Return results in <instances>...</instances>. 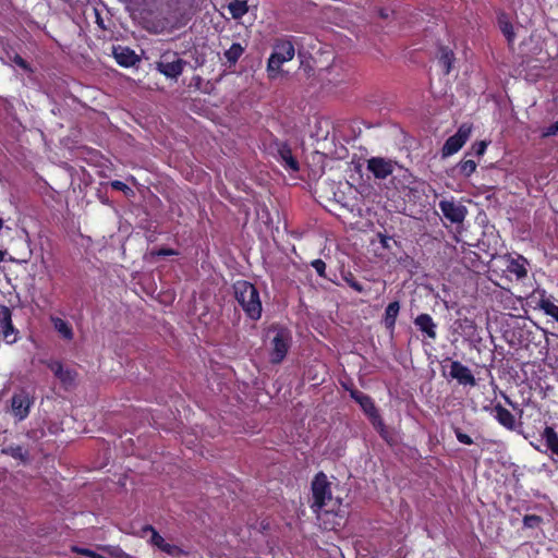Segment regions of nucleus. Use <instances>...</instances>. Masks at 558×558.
<instances>
[{"instance_id":"nucleus-1","label":"nucleus","mask_w":558,"mask_h":558,"mask_svg":"<svg viewBox=\"0 0 558 558\" xmlns=\"http://www.w3.org/2000/svg\"><path fill=\"white\" fill-rule=\"evenodd\" d=\"M131 9L149 33L160 34L168 25L165 0H131Z\"/></svg>"},{"instance_id":"nucleus-2","label":"nucleus","mask_w":558,"mask_h":558,"mask_svg":"<svg viewBox=\"0 0 558 558\" xmlns=\"http://www.w3.org/2000/svg\"><path fill=\"white\" fill-rule=\"evenodd\" d=\"M234 294L242 310L253 320H257L262 316V301L259 291L252 281H235Z\"/></svg>"},{"instance_id":"nucleus-3","label":"nucleus","mask_w":558,"mask_h":558,"mask_svg":"<svg viewBox=\"0 0 558 558\" xmlns=\"http://www.w3.org/2000/svg\"><path fill=\"white\" fill-rule=\"evenodd\" d=\"M270 331H274L275 336L270 341L269 361L271 364H280L291 348L292 335L288 328L282 326H271Z\"/></svg>"},{"instance_id":"nucleus-4","label":"nucleus","mask_w":558,"mask_h":558,"mask_svg":"<svg viewBox=\"0 0 558 558\" xmlns=\"http://www.w3.org/2000/svg\"><path fill=\"white\" fill-rule=\"evenodd\" d=\"M295 53L294 46L290 40H280L271 52L267 62V74L270 80L276 78L280 73V68L284 62L293 59Z\"/></svg>"},{"instance_id":"nucleus-5","label":"nucleus","mask_w":558,"mask_h":558,"mask_svg":"<svg viewBox=\"0 0 558 558\" xmlns=\"http://www.w3.org/2000/svg\"><path fill=\"white\" fill-rule=\"evenodd\" d=\"M311 490L313 496V502L311 508L314 511L320 510L327 507L332 500L331 483L328 481L327 475L319 471L311 483Z\"/></svg>"},{"instance_id":"nucleus-6","label":"nucleus","mask_w":558,"mask_h":558,"mask_svg":"<svg viewBox=\"0 0 558 558\" xmlns=\"http://www.w3.org/2000/svg\"><path fill=\"white\" fill-rule=\"evenodd\" d=\"M187 62L181 59L175 51H165L158 61L155 62V69L167 78L177 80L184 71Z\"/></svg>"},{"instance_id":"nucleus-7","label":"nucleus","mask_w":558,"mask_h":558,"mask_svg":"<svg viewBox=\"0 0 558 558\" xmlns=\"http://www.w3.org/2000/svg\"><path fill=\"white\" fill-rule=\"evenodd\" d=\"M495 264L499 267L504 272H507L506 277L509 278V275L517 276V279H521L526 277L527 275V265L529 262L525 257L520 254H505L495 258Z\"/></svg>"},{"instance_id":"nucleus-8","label":"nucleus","mask_w":558,"mask_h":558,"mask_svg":"<svg viewBox=\"0 0 558 558\" xmlns=\"http://www.w3.org/2000/svg\"><path fill=\"white\" fill-rule=\"evenodd\" d=\"M0 337L7 344H14L20 339V331L12 322L10 307L0 304Z\"/></svg>"},{"instance_id":"nucleus-9","label":"nucleus","mask_w":558,"mask_h":558,"mask_svg":"<svg viewBox=\"0 0 558 558\" xmlns=\"http://www.w3.org/2000/svg\"><path fill=\"white\" fill-rule=\"evenodd\" d=\"M472 126L463 123L459 126L458 131L449 136L442 146V156H451L458 153L466 143L471 135Z\"/></svg>"},{"instance_id":"nucleus-10","label":"nucleus","mask_w":558,"mask_h":558,"mask_svg":"<svg viewBox=\"0 0 558 558\" xmlns=\"http://www.w3.org/2000/svg\"><path fill=\"white\" fill-rule=\"evenodd\" d=\"M33 403L34 399L29 396V393L26 390L21 389L14 392L11 398V412L13 416L17 421L25 420L31 412Z\"/></svg>"},{"instance_id":"nucleus-11","label":"nucleus","mask_w":558,"mask_h":558,"mask_svg":"<svg viewBox=\"0 0 558 558\" xmlns=\"http://www.w3.org/2000/svg\"><path fill=\"white\" fill-rule=\"evenodd\" d=\"M442 216L451 223H461L466 217L468 209L454 199H441L438 204Z\"/></svg>"},{"instance_id":"nucleus-12","label":"nucleus","mask_w":558,"mask_h":558,"mask_svg":"<svg viewBox=\"0 0 558 558\" xmlns=\"http://www.w3.org/2000/svg\"><path fill=\"white\" fill-rule=\"evenodd\" d=\"M449 377L456 379L459 385L464 387H474L477 384L471 369L460 361L450 362Z\"/></svg>"},{"instance_id":"nucleus-13","label":"nucleus","mask_w":558,"mask_h":558,"mask_svg":"<svg viewBox=\"0 0 558 558\" xmlns=\"http://www.w3.org/2000/svg\"><path fill=\"white\" fill-rule=\"evenodd\" d=\"M111 53L116 62L123 68L134 66L141 61L136 52L128 46L113 45Z\"/></svg>"},{"instance_id":"nucleus-14","label":"nucleus","mask_w":558,"mask_h":558,"mask_svg":"<svg viewBox=\"0 0 558 558\" xmlns=\"http://www.w3.org/2000/svg\"><path fill=\"white\" fill-rule=\"evenodd\" d=\"M47 367L53 373L54 377L60 380L65 389L74 385L77 375L74 369L64 368L62 362L57 360L47 362Z\"/></svg>"},{"instance_id":"nucleus-15","label":"nucleus","mask_w":558,"mask_h":558,"mask_svg":"<svg viewBox=\"0 0 558 558\" xmlns=\"http://www.w3.org/2000/svg\"><path fill=\"white\" fill-rule=\"evenodd\" d=\"M492 413L498 424L508 430H517V427L521 425V423L517 424L515 416L499 402L493 407Z\"/></svg>"},{"instance_id":"nucleus-16","label":"nucleus","mask_w":558,"mask_h":558,"mask_svg":"<svg viewBox=\"0 0 558 558\" xmlns=\"http://www.w3.org/2000/svg\"><path fill=\"white\" fill-rule=\"evenodd\" d=\"M367 169L373 173V175L376 179H386L393 171L391 162L380 157L371 158L367 161Z\"/></svg>"},{"instance_id":"nucleus-17","label":"nucleus","mask_w":558,"mask_h":558,"mask_svg":"<svg viewBox=\"0 0 558 558\" xmlns=\"http://www.w3.org/2000/svg\"><path fill=\"white\" fill-rule=\"evenodd\" d=\"M415 327L427 338L435 340L437 337V325L429 314L422 313L414 319Z\"/></svg>"},{"instance_id":"nucleus-18","label":"nucleus","mask_w":558,"mask_h":558,"mask_svg":"<svg viewBox=\"0 0 558 558\" xmlns=\"http://www.w3.org/2000/svg\"><path fill=\"white\" fill-rule=\"evenodd\" d=\"M348 390L350 392V397L356 403H359V405L361 407V409L367 416H369L373 413H375L376 411H378L372 397H369L368 395H366L363 391L357 390V389H348Z\"/></svg>"},{"instance_id":"nucleus-19","label":"nucleus","mask_w":558,"mask_h":558,"mask_svg":"<svg viewBox=\"0 0 558 558\" xmlns=\"http://www.w3.org/2000/svg\"><path fill=\"white\" fill-rule=\"evenodd\" d=\"M144 531H149L151 533L150 543L161 551L171 556H174L179 553V547L177 545L167 543L165 538L151 525L145 526Z\"/></svg>"},{"instance_id":"nucleus-20","label":"nucleus","mask_w":558,"mask_h":558,"mask_svg":"<svg viewBox=\"0 0 558 558\" xmlns=\"http://www.w3.org/2000/svg\"><path fill=\"white\" fill-rule=\"evenodd\" d=\"M50 322L62 339L66 341L73 340L74 331L69 322L57 316H50Z\"/></svg>"},{"instance_id":"nucleus-21","label":"nucleus","mask_w":558,"mask_h":558,"mask_svg":"<svg viewBox=\"0 0 558 558\" xmlns=\"http://www.w3.org/2000/svg\"><path fill=\"white\" fill-rule=\"evenodd\" d=\"M498 26L502 35L506 37L508 45L513 46L515 39L514 28L509 16L504 12L498 15Z\"/></svg>"},{"instance_id":"nucleus-22","label":"nucleus","mask_w":558,"mask_h":558,"mask_svg":"<svg viewBox=\"0 0 558 558\" xmlns=\"http://www.w3.org/2000/svg\"><path fill=\"white\" fill-rule=\"evenodd\" d=\"M400 311V303L399 301H393L388 304L385 311L384 316V325L386 329L390 330L391 332L395 330L397 317Z\"/></svg>"},{"instance_id":"nucleus-23","label":"nucleus","mask_w":558,"mask_h":558,"mask_svg":"<svg viewBox=\"0 0 558 558\" xmlns=\"http://www.w3.org/2000/svg\"><path fill=\"white\" fill-rule=\"evenodd\" d=\"M439 56H438V63L442 68L445 74H449L452 68V64L456 60L453 51L446 47L440 46L439 49Z\"/></svg>"},{"instance_id":"nucleus-24","label":"nucleus","mask_w":558,"mask_h":558,"mask_svg":"<svg viewBox=\"0 0 558 558\" xmlns=\"http://www.w3.org/2000/svg\"><path fill=\"white\" fill-rule=\"evenodd\" d=\"M542 438L545 440L547 449L558 457V433L555 428L546 425L542 433Z\"/></svg>"},{"instance_id":"nucleus-25","label":"nucleus","mask_w":558,"mask_h":558,"mask_svg":"<svg viewBox=\"0 0 558 558\" xmlns=\"http://www.w3.org/2000/svg\"><path fill=\"white\" fill-rule=\"evenodd\" d=\"M278 153L287 169L292 171L300 169L298 160L293 157L292 150L287 144L281 145Z\"/></svg>"},{"instance_id":"nucleus-26","label":"nucleus","mask_w":558,"mask_h":558,"mask_svg":"<svg viewBox=\"0 0 558 558\" xmlns=\"http://www.w3.org/2000/svg\"><path fill=\"white\" fill-rule=\"evenodd\" d=\"M245 48L240 43H233L229 49L223 53L229 66L235 65L241 56L244 53Z\"/></svg>"},{"instance_id":"nucleus-27","label":"nucleus","mask_w":558,"mask_h":558,"mask_svg":"<svg viewBox=\"0 0 558 558\" xmlns=\"http://www.w3.org/2000/svg\"><path fill=\"white\" fill-rule=\"evenodd\" d=\"M229 12L233 19H241L248 11V5L245 0H233L228 5Z\"/></svg>"},{"instance_id":"nucleus-28","label":"nucleus","mask_w":558,"mask_h":558,"mask_svg":"<svg viewBox=\"0 0 558 558\" xmlns=\"http://www.w3.org/2000/svg\"><path fill=\"white\" fill-rule=\"evenodd\" d=\"M538 306L544 311L546 315L558 322V305H556L549 298L542 295L538 302Z\"/></svg>"},{"instance_id":"nucleus-29","label":"nucleus","mask_w":558,"mask_h":558,"mask_svg":"<svg viewBox=\"0 0 558 558\" xmlns=\"http://www.w3.org/2000/svg\"><path fill=\"white\" fill-rule=\"evenodd\" d=\"M2 453L12 457L13 459L25 461L27 459V452L23 449L22 446L11 445L3 448Z\"/></svg>"},{"instance_id":"nucleus-30","label":"nucleus","mask_w":558,"mask_h":558,"mask_svg":"<svg viewBox=\"0 0 558 558\" xmlns=\"http://www.w3.org/2000/svg\"><path fill=\"white\" fill-rule=\"evenodd\" d=\"M476 162L472 159L461 160L458 163L459 173L465 178L471 177L476 170Z\"/></svg>"},{"instance_id":"nucleus-31","label":"nucleus","mask_w":558,"mask_h":558,"mask_svg":"<svg viewBox=\"0 0 558 558\" xmlns=\"http://www.w3.org/2000/svg\"><path fill=\"white\" fill-rule=\"evenodd\" d=\"M9 59L19 68L24 70L27 73H33L34 69L32 68L31 63L27 62L25 59H23L19 53L10 54L8 53Z\"/></svg>"},{"instance_id":"nucleus-32","label":"nucleus","mask_w":558,"mask_h":558,"mask_svg":"<svg viewBox=\"0 0 558 558\" xmlns=\"http://www.w3.org/2000/svg\"><path fill=\"white\" fill-rule=\"evenodd\" d=\"M150 255L153 257L165 258L168 256L179 255V252L173 248H170V247H159V248H153L150 251Z\"/></svg>"},{"instance_id":"nucleus-33","label":"nucleus","mask_w":558,"mask_h":558,"mask_svg":"<svg viewBox=\"0 0 558 558\" xmlns=\"http://www.w3.org/2000/svg\"><path fill=\"white\" fill-rule=\"evenodd\" d=\"M543 521L542 517L537 514H526L523 518V525L529 529H534Z\"/></svg>"},{"instance_id":"nucleus-34","label":"nucleus","mask_w":558,"mask_h":558,"mask_svg":"<svg viewBox=\"0 0 558 558\" xmlns=\"http://www.w3.org/2000/svg\"><path fill=\"white\" fill-rule=\"evenodd\" d=\"M377 238H378L379 243L381 244L383 248H385V250L391 251L392 250V244L397 245V241L393 240L389 235H386V234H383V233L379 232V233H377Z\"/></svg>"},{"instance_id":"nucleus-35","label":"nucleus","mask_w":558,"mask_h":558,"mask_svg":"<svg viewBox=\"0 0 558 558\" xmlns=\"http://www.w3.org/2000/svg\"><path fill=\"white\" fill-rule=\"evenodd\" d=\"M367 417L376 430L383 429V427L386 425L378 411H376L375 413H373L372 415H369Z\"/></svg>"},{"instance_id":"nucleus-36","label":"nucleus","mask_w":558,"mask_h":558,"mask_svg":"<svg viewBox=\"0 0 558 558\" xmlns=\"http://www.w3.org/2000/svg\"><path fill=\"white\" fill-rule=\"evenodd\" d=\"M311 266L315 269L316 274L319 277H325L326 263L323 259H320V258L314 259L311 263Z\"/></svg>"},{"instance_id":"nucleus-37","label":"nucleus","mask_w":558,"mask_h":558,"mask_svg":"<svg viewBox=\"0 0 558 558\" xmlns=\"http://www.w3.org/2000/svg\"><path fill=\"white\" fill-rule=\"evenodd\" d=\"M454 435L459 442L463 445H472L473 439L465 433H463L460 428H454Z\"/></svg>"},{"instance_id":"nucleus-38","label":"nucleus","mask_w":558,"mask_h":558,"mask_svg":"<svg viewBox=\"0 0 558 558\" xmlns=\"http://www.w3.org/2000/svg\"><path fill=\"white\" fill-rule=\"evenodd\" d=\"M557 134H558V120L543 130L542 137L546 138L549 136H555Z\"/></svg>"},{"instance_id":"nucleus-39","label":"nucleus","mask_w":558,"mask_h":558,"mask_svg":"<svg viewBox=\"0 0 558 558\" xmlns=\"http://www.w3.org/2000/svg\"><path fill=\"white\" fill-rule=\"evenodd\" d=\"M488 143L485 141H480L473 144L472 150L476 156H483L486 151Z\"/></svg>"},{"instance_id":"nucleus-40","label":"nucleus","mask_w":558,"mask_h":558,"mask_svg":"<svg viewBox=\"0 0 558 558\" xmlns=\"http://www.w3.org/2000/svg\"><path fill=\"white\" fill-rule=\"evenodd\" d=\"M73 550L81 555L87 556L89 558H107L98 553L93 551L92 549H88V548L74 547Z\"/></svg>"},{"instance_id":"nucleus-41","label":"nucleus","mask_w":558,"mask_h":558,"mask_svg":"<svg viewBox=\"0 0 558 558\" xmlns=\"http://www.w3.org/2000/svg\"><path fill=\"white\" fill-rule=\"evenodd\" d=\"M161 303H171L174 300V293L170 291L160 292L157 296Z\"/></svg>"},{"instance_id":"nucleus-42","label":"nucleus","mask_w":558,"mask_h":558,"mask_svg":"<svg viewBox=\"0 0 558 558\" xmlns=\"http://www.w3.org/2000/svg\"><path fill=\"white\" fill-rule=\"evenodd\" d=\"M377 433L379 434V436L389 445L392 444V438L387 429V426L385 425L383 427V429H378Z\"/></svg>"},{"instance_id":"nucleus-43","label":"nucleus","mask_w":558,"mask_h":558,"mask_svg":"<svg viewBox=\"0 0 558 558\" xmlns=\"http://www.w3.org/2000/svg\"><path fill=\"white\" fill-rule=\"evenodd\" d=\"M111 186H112V189H114L117 191H122V192L129 190V186L124 182L119 181V180L112 181Z\"/></svg>"},{"instance_id":"nucleus-44","label":"nucleus","mask_w":558,"mask_h":558,"mask_svg":"<svg viewBox=\"0 0 558 558\" xmlns=\"http://www.w3.org/2000/svg\"><path fill=\"white\" fill-rule=\"evenodd\" d=\"M95 16H96V24L98 25V27L102 31H106L107 26L105 25L104 19L97 9H95Z\"/></svg>"},{"instance_id":"nucleus-45","label":"nucleus","mask_w":558,"mask_h":558,"mask_svg":"<svg viewBox=\"0 0 558 558\" xmlns=\"http://www.w3.org/2000/svg\"><path fill=\"white\" fill-rule=\"evenodd\" d=\"M349 286L354 289L355 291L362 292L364 291V288L360 283V281H347Z\"/></svg>"},{"instance_id":"nucleus-46","label":"nucleus","mask_w":558,"mask_h":558,"mask_svg":"<svg viewBox=\"0 0 558 558\" xmlns=\"http://www.w3.org/2000/svg\"><path fill=\"white\" fill-rule=\"evenodd\" d=\"M4 258V252L0 250V262H2Z\"/></svg>"},{"instance_id":"nucleus-47","label":"nucleus","mask_w":558,"mask_h":558,"mask_svg":"<svg viewBox=\"0 0 558 558\" xmlns=\"http://www.w3.org/2000/svg\"><path fill=\"white\" fill-rule=\"evenodd\" d=\"M505 399H506V401H507L510 405H513V403H512V401L510 400V398H509V397L505 396Z\"/></svg>"},{"instance_id":"nucleus-48","label":"nucleus","mask_w":558,"mask_h":558,"mask_svg":"<svg viewBox=\"0 0 558 558\" xmlns=\"http://www.w3.org/2000/svg\"><path fill=\"white\" fill-rule=\"evenodd\" d=\"M3 227V220L0 218V230L2 229Z\"/></svg>"}]
</instances>
